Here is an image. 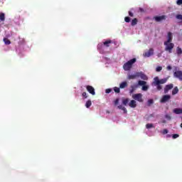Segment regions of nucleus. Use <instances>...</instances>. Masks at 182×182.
Instances as JSON below:
<instances>
[{"instance_id": "obj_1", "label": "nucleus", "mask_w": 182, "mask_h": 182, "mask_svg": "<svg viewBox=\"0 0 182 182\" xmlns=\"http://www.w3.org/2000/svg\"><path fill=\"white\" fill-rule=\"evenodd\" d=\"M171 42H173V33L169 31L167 35V41L164 42L165 51L169 53H172L173 49H174V43Z\"/></svg>"}, {"instance_id": "obj_2", "label": "nucleus", "mask_w": 182, "mask_h": 182, "mask_svg": "<svg viewBox=\"0 0 182 182\" xmlns=\"http://www.w3.org/2000/svg\"><path fill=\"white\" fill-rule=\"evenodd\" d=\"M167 82V78L159 79V77H155L154 78V82H152L153 86H156L157 90H161L163 89V86L161 85H164V83Z\"/></svg>"}, {"instance_id": "obj_3", "label": "nucleus", "mask_w": 182, "mask_h": 182, "mask_svg": "<svg viewBox=\"0 0 182 182\" xmlns=\"http://www.w3.org/2000/svg\"><path fill=\"white\" fill-rule=\"evenodd\" d=\"M137 59L132 58V60H129L128 62L125 63L123 65V69L124 70H130L132 68H133V64L136 63Z\"/></svg>"}, {"instance_id": "obj_4", "label": "nucleus", "mask_w": 182, "mask_h": 182, "mask_svg": "<svg viewBox=\"0 0 182 182\" xmlns=\"http://www.w3.org/2000/svg\"><path fill=\"white\" fill-rule=\"evenodd\" d=\"M138 85L142 86V90H144V92H147V90H149V85H147V82L139 80L138 81Z\"/></svg>"}, {"instance_id": "obj_5", "label": "nucleus", "mask_w": 182, "mask_h": 182, "mask_svg": "<svg viewBox=\"0 0 182 182\" xmlns=\"http://www.w3.org/2000/svg\"><path fill=\"white\" fill-rule=\"evenodd\" d=\"M132 98L134 100H137V102H143V95H141V93L134 94L132 95Z\"/></svg>"}, {"instance_id": "obj_6", "label": "nucleus", "mask_w": 182, "mask_h": 182, "mask_svg": "<svg viewBox=\"0 0 182 182\" xmlns=\"http://www.w3.org/2000/svg\"><path fill=\"white\" fill-rule=\"evenodd\" d=\"M167 16L162 15V16H156L154 17V19L156 22H161L162 21H166Z\"/></svg>"}, {"instance_id": "obj_7", "label": "nucleus", "mask_w": 182, "mask_h": 182, "mask_svg": "<svg viewBox=\"0 0 182 182\" xmlns=\"http://www.w3.org/2000/svg\"><path fill=\"white\" fill-rule=\"evenodd\" d=\"M154 50L153 48H150L148 51L145 52L143 55L144 58H150L151 55H154Z\"/></svg>"}, {"instance_id": "obj_8", "label": "nucleus", "mask_w": 182, "mask_h": 182, "mask_svg": "<svg viewBox=\"0 0 182 182\" xmlns=\"http://www.w3.org/2000/svg\"><path fill=\"white\" fill-rule=\"evenodd\" d=\"M86 89L90 95H92V96H95L96 95V92H95V88L91 85H87Z\"/></svg>"}, {"instance_id": "obj_9", "label": "nucleus", "mask_w": 182, "mask_h": 182, "mask_svg": "<svg viewBox=\"0 0 182 182\" xmlns=\"http://www.w3.org/2000/svg\"><path fill=\"white\" fill-rule=\"evenodd\" d=\"M173 76L182 82V71L178 70L173 73Z\"/></svg>"}, {"instance_id": "obj_10", "label": "nucleus", "mask_w": 182, "mask_h": 182, "mask_svg": "<svg viewBox=\"0 0 182 182\" xmlns=\"http://www.w3.org/2000/svg\"><path fill=\"white\" fill-rule=\"evenodd\" d=\"M170 99H171V96L168 95H164L161 99V103H166V102H168Z\"/></svg>"}, {"instance_id": "obj_11", "label": "nucleus", "mask_w": 182, "mask_h": 182, "mask_svg": "<svg viewBox=\"0 0 182 182\" xmlns=\"http://www.w3.org/2000/svg\"><path fill=\"white\" fill-rule=\"evenodd\" d=\"M137 77H139V72H136L133 75H128L129 80H133L134 79H137Z\"/></svg>"}, {"instance_id": "obj_12", "label": "nucleus", "mask_w": 182, "mask_h": 182, "mask_svg": "<svg viewBox=\"0 0 182 182\" xmlns=\"http://www.w3.org/2000/svg\"><path fill=\"white\" fill-rule=\"evenodd\" d=\"M174 87L173 84L166 85L164 87V93H168V90H171Z\"/></svg>"}, {"instance_id": "obj_13", "label": "nucleus", "mask_w": 182, "mask_h": 182, "mask_svg": "<svg viewBox=\"0 0 182 182\" xmlns=\"http://www.w3.org/2000/svg\"><path fill=\"white\" fill-rule=\"evenodd\" d=\"M138 77H141V79H142L143 80H147V79H149L147 75H146L142 72H140V73L138 72Z\"/></svg>"}, {"instance_id": "obj_14", "label": "nucleus", "mask_w": 182, "mask_h": 182, "mask_svg": "<svg viewBox=\"0 0 182 182\" xmlns=\"http://www.w3.org/2000/svg\"><path fill=\"white\" fill-rule=\"evenodd\" d=\"M129 107H132V109H134L135 107H137V103L136 102V100H132L130 101V102L129 103Z\"/></svg>"}, {"instance_id": "obj_15", "label": "nucleus", "mask_w": 182, "mask_h": 182, "mask_svg": "<svg viewBox=\"0 0 182 182\" xmlns=\"http://www.w3.org/2000/svg\"><path fill=\"white\" fill-rule=\"evenodd\" d=\"M110 43H113V41H112V40H107L103 43V45L105 48H109L110 46Z\"/></svg>"}, {"instance_id": "obj_16", "label": "nucleus", "mask_w": 182, "mask_h": 182, "mask_svg": "<svg viewBox=\"0 0 182 182\" xmlns=\"http://www.w3.org/2000/svg\"><path fill=\"white\" fill-rule=\"evenodd\" d=\"M173 112L175 114H182V108H175Z\"/></svg>"}, {"instance_id": "obj_17", "label": "nucleus", "mask_w": 182, "mask_h": 182, "mask_svg": "<svg viewBox=\"0 0 182 182\" xmlns=\"http://www.w3.org/2000/svg\"><path fill=\"white\" fill-rule=\"evenodd\" d=\"M119 87H120V89H124V87H127V82H126V81L122 82L119 85Z\"/></svg>"}, {"instance_id": "obj_18", "label": "nucleus", "mask_w": 182, "mask_h": 182, "mask_svg": "<svg viewBox=\"0 0 182 182\" xmlns=\"http://www.w3.org/2000/svg\"><path fill=\"white\" fill-rule=\"evenodd\" d=\"M178 93V87H175L172 90V95L174 96V95H177Z\"/></svg>"}, {"instance_id": "obj_19", "label": "nucleus", "mask_w": 182, "mask_h": 182, "mask_svg": "<svg viewBox=\"0 0 182 182\" xmlns=\"http://www.w3.org/2000/svg\"><path fill=\"white\" fill-rule=\"evenodd\" d=\"M91 106H92V101L89 100L85 103V107H87V109H89V107H90Z\"/></svg>"}, {"instance_id": "obj_20", "label": "nucleus", "mask_w": 182, "mask_h": 182, "mask_svg": "<svg viewBox=\"0 0 182 182\" xmlns=\"http://www.w3.org/2000/svg\"><path fill=\"white\" fill-rule=\"evenodd\" d=\"M176 53L178 56H180V55H182V49L180 47L176 48Z\"/></svg>"}, {"instance_id": "obj_21", "label": "nucleus", "mask_w": 182, "mask_h": 182, "mask_svg": "<svg viewBox=\"0 0 182 182\" xmlns=\"http://www.w3.org/2000/svg\"><path fill=\"white\" fill-rule=\"evenodd\" d=\"M129 98L122 100V104L124 105V106H127V105L129 104Z\"/></svg>"}, {"instance_id": "obj_22", "label": "nucleus", "mask_w": 182, "mask_h": 182, "mask_svg": "<svg viewBox=\"0 0 182 182\" xmlns=\"http://www.w3.org/2000/svg\"><path fill=\"white\" fill-rule=\"evenodd\" d=\"M137 22H138L137 18H134L131 23L132 26H135V25H137Z\"/></svg>"}, {"instance_id": "obj_23", "label": "nucleus", "mask_w": 182, "mask_h": 182, "mask_svg": "<svg viewBox=\"0 0 182 182\" xmlns=\"http://www.w3.org/2000/svg\"><path fill=\"white\" fill-rule=\"evenodd\" d=\"M131 90L129 91V93H133L136 89H137V85H132L131 86Z\"/></svg>"}, {"instance_id": "obj_24", "label": "nucleus", "mask_w": 182, "mask_h": 182, "mask_svg": "<svg viewBox=\"0 0 182 182\" xmlns=\"http://www.w3.org/2000/svg\"><path fill=\"white\" fill-rule=\"evenodd\" d=\"M3 41L5 45H11V41L9 39L4 38Z\"/></svg>"}, {"instance_id": "obj_25", "label": "nucleus", "mask_w": 182, "mask_h": 182, "mask_svg": "<svg viewBox=\"0 0 182 182\" xmlns=\"http://www.w3.org/2000/svg\"><path fill=\"white\" fill-rule=\"evenodd\" d=\"M0 21H1L2 22H4V21H5V14L1 13L0 14Z\"/></svg>"}, {"instance_id": "obj_26", "label": "nucleus", "mask_w": 182, "mask_h": 182, "mask_svg": "<svg viewBox=\"0 0 182 182\" xmlns=\"http://www.w3.org/2000/svg\"><path fill=\"white\" fill-rule=\"evenodd\" d=\"M153 127H154V126L153 125V124H146V129H151V128H153Z\"/></svg>"}, {"instance_id": "obj_27", "label": "nucleus", "mask_w": 182, "mask_h": 182, "mask_svg": "<svg viewBox=\"0 0 182 182\" xmlns=\"http://www.w3.org/2000/svg\"><path fill=\"white\" fill-rule=\"evenodd\" d=\"M161 70H163V67H161V66H158L156 68V72H161Z\"/></svg>"}, {"instance_id": "obj_28", "label": "nucleus", "mask_w": 182, "mask_h": 182, "mask_svg": "<svg viewBox=\"0 0 182 182\" xmlns=\"http://www.w3.org/2000/svg\"><path fill=\"white\" fill-rule=\"evenodd\" d=\"M114 91L115 92V93H120V88L115 87H114Z\"/></svg>"}, {"instance_id": "obj_29", "label": "nucleus", "mask_w": 182, "mask_h": 182, "mask_svg": "<svg viewBox=\"0 0 182 182\" xmlns=\"http://www.w3.org/2000/svg\"><path fill=\"white\" fill-rule=\"evenodd\" d=\"M165 119H166V120H171V115L166 114L165 115Z\"/></svg>"}, {"instance_id": "obj_30", "label": "nucleus", "mask_w": 182, "mask_h": 182, "mask_svg": "<svg viewBox=\"0 0 182 182\" xmlns=\"http://www.w3.org/2000/svg\"><path fill=\"white\" fill-rule=\"evenodd\" d=\"M178 137H180V135H178V134H172V138H173V139H177V138H178Z\"/></svg>"}, {"instance_id": "obj_31", "label": "nucleus", "mask_w": 182, "mask_h": 182, "mask_svg": "<svg viewBox=\"0 0 182 182\" xmlns=\"http://www.w3.org/2000/svg\"><path fill=\"white\" fill-rule=\"evenodd\" d=\"M124 21H125V22H127V23H129V22H130V17L126 16V17L124 18Z\"/></svg>"}, {"instance_id": "obj_32", "label": "nucleus", "mask_w": 182, "mask_h": 182, "mask_svg": "<svg viewBox=\"0 0 182 182\" xmlns=\"http://www.w3.org/2000/svg\"><path fill=\"white\" fill-rule=\"evenodd\" d=\"M87 94L86 93V92H82V97H84V99H87Z\"/></svg>"}, {"instance_id": "obj_33", "label": "nucleus", "mask_w": 182, "mask_h": 182, "mask_svg": "<svg viewBox=\"0 0 182 182\" xmlns=\"http://www.w3.org/2000/svg\"><path fill=\"white\" fill-rule=\"evenodd\" d=\"M114 105L115 106H117L119 105V98H117L116 100L114 102Z\"/></svg>"}, {"instance_id": "obj_34", "label": "nucleus", "mask_w": 182, "mask_h": 182, "mask_svg": "<svg viewBox=\"0 0 182 182\" xmlns=\"http://www.w3.org/2000/svg\"><path fill=\"white\" fill-rule=\"evenodd\" d=\"M168 133V130L167 129H165L162 132V134H167Z\"/></svg>"}, {"instance_id": "obj_35", "label": "nucleus", "mask_w": 182, "mask_h": 182, "mask_svg": "<svg viewBox=\"0 0 182 182\" xmlns=\"http://www.w3.org/2000/svg\"><path fill=\"white\" fill-rule=\"evenodd\" d=\"M176 4L177 5H182V0H177Z\"/></svg>"}, {"instance_id": "obj_36", "label": "nucleus", "mask_w": 182, "mask_h": 182, "mask_svg": "<svg viewBox=\"0 0 182 182\" xmlns=\"http://www.w3.org/2000/svg\"><path fill=\"white\" fill-rule=\"evenodd\" d=\"M112 92V89L108 88L105 90V93H110Z\"/></svg>"}, {"instance_id": "obj_37", "label": "nucleus", "mask_w": 182, "mask_h": 182, "mask_svg": "<svg viewBox=\"0 0 182 182\" xmlns=\"http://www.w3.org/2000/svg\"><path fill=\"white\" fill-rule=\"evenodd\" d=\"M153 103H154L153 100H148V104H149V105H153Z\"/></svg>"}, {"instance_id": "obj_38", "label": "nucleus", "mask_w": 182, "mask_h": 182, "mask_svg": "<svg viewBox=\"0 0 182 182\" xmlns=\"http://www.w3.org/2000/svg\"><path fill=\"white\" fill-rule=\"evenodd\" d=\"M166 69H167V70H171V69H172L171 65H168L166 67Z\"/></svg>"}, {"instance_id": "obj_39", "label": "nucleus", "mask_w": 182, "mask_h": 182, "mask_svg": "<svg viewBox=\"0 0 182 182\" xmlns=\"http://www.w3.org/2000/svg\"><path fill=\"white\" fill-rule=\"evenodd\" d=\"M129 16H131V17L134 16V15L133 14V13H132V11H129Z\"/></svg>"}, {"instance_id": "obj_40", "label": "nucleus", "mask_w": 182, "mask_h": 182, "mask_svg": "<svg viewBox=\"0 0 182 182\" xmlns=\"http://www.w3.org/2000/svg\"><path fill=\"white\" fill-rule=\"evenodd\" d=\"M123 108H124V107H123L122 105L118 106V109H120L121 110H123Z\"/></svg>"}, {"instance_id": "obj_41", "label": "nucleus", "mask_w": 182, "mask_h": 182, "mask_svg": "<svg viewBox=\"0 0 182 182\" xmlns=\"http://www.w3.org/2000/svg\"><path fill=\"white\" fill-rule=\"evenodd\" d=\"M122 110H123L124 113H127V109H126V107H124Z\"/></svg>"}, {"instance_id": "obj_42", "label": "nucleus", "mask_w": 182, "mask_h": 182, "mask_svg": "<svg viewBox=\"0 0 182 182\" xmlns=\"http://www.w3.org/2000/svg\"><path fill=\"white\" fill-rule=\"evenodd\" d=\"M162 123H167L166 120L162 121Z\"/></svg>"}, {"instance_id": "obj_43", "label": "nucleus", "mask_w": 182, "mask_h": 182, "mask_svg": "<svg viewBox=\"0 0 182 182\" xmlns=\"http://www.w3.org/2000/svg\"><path fill=\"white\" fill-rule=\"evenodd\" d=\"M167 137H171V135L168 134V135H167Z\"/></svg>"}]
</instances>
